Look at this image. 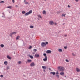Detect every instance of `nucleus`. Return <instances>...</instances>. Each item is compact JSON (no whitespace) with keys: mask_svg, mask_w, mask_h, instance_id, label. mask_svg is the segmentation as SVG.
<instances>
[{"mask_svg":"<svg viewBox=\"0 0 80 80\" xmlns=\"http://www.w3.org/2000/svg\"><path fill=\"white\" fill-rule=\"evenodd\" d=\"M58 69L59 71H64L65 70V68L62 66H59L58 67Z\"/></svg>","mask_w":80,"mask_h":80,"instance_id":"f257e3e1","label":"nucleus"},{"mask_svg":"<svg viewBox=\"0 0 80 80\" xmlns=\"http://www.w3.org/2000/svg\"><path fill=\"white\" fill-rule=\"evenodd\" d=\"M32 13V10H30L28 12L25 13V16H27L28 15H29V14H30V13Z\"/></svg>","mask_w":80,"mask_h":80,"instance_id":"f03ea898","label":"nucleus"},{"mask_svg":"<svg viewBox=\"0 0 80 80\" xmlns=\"http://www.w3.org/2000/svg\"><path fill=\"white\" fill-rule=\"evenodd\" d=\"M41 46L42 47H46V43L45 42H42L41 43Z\"/></svg>","mask_w":80,"mask_h":80,"instance_id":"7ed1b4c3","label":"nucleus"},{"mask_svg":"<svg viewBox=\"0 0 80 80\" xmlns=\"http://www.w3.org/2000/svg\"><path fill=\"white\" fill-rule=\"evenodd\" d=\"M16 33H17V32H12L10 33V36L11 37H12V35H13V34L14 35H16Z\"/></svg>","mask_w":80,"mask_h":80,"instance_id":"20e7f679","label":"nucleus"},{"mask_svg":"<svg viewBox=\"0 0 80 80\" xmlns=\"http://www.w3.org/2000/svg\"><path fill=\"white\" fill-rule=\"evenodd\" d=\"M49 24L50 25H54V22L52 21H49Z\"/></svg>","mask_w":80,"mask_h":80,"instance_id":"39448f33","label":"nucleus"},{"mask_svg":"<svg viewBox=\"0 0 80 80\" xmlns=\"http://www.w3.org/2000/svg\"><path fill=\"white\" fill-rule=\"evenodd\" d=\"M30 66L31 67H34L35 66V63L33 62H32L30 64Z\"/></svg>","mask_w":80,"mask_h":80,"instance_id":"423d86ee","label":"nucleus"},{"mask_svg":"<svg viewBox=\"0 0 80 80\" xmlns=\"http://www.w3.org/2000/svg\"><path fill=\"white\" fill-rule=\"evenodd\" d=\"M46 52L47 53H51L52 51L50 50H48L46 51Z\"/></svg>","mask_w":80,"mask_h":80,"instance_id":"0eeeda50","label":"nucleus"},{"mask_svg":"<svg viewBox=\"0 0 80 80\" xmlns=\"http://www.w3.org/2000/svg\"><path fill=\"white\" fill-rule=\"evenodd\" d=\"M35 57L38 58L39 57H40V56L38 54H35Z\"/></svg>","mask_w":80,"mask_h":80,"instance_id":"6e6552de","label":"nucleus"},{"mask_svg":"<svg viewBox=\"0 0 80 80\" xmlns=\"http://www.w3.org/2000/svg\"><path fill=\"white\" fill-rule=\"evenodd\" d=\"M45 58L43 59V61H45L47 60V59H48L47 57L45 56Z\"/></svg>","mask_w":80,"mask_h":80,"instance_id":"1a4fd4ad","label":"nucleus"},{"mask_svg":"<svg viewBox=\"0 0 80 80\" xmlns=\"http://www.w3.org/2000/svg\"><path fill=\"white\" fill-rule=\"evenodd\" d=\"M76 71L78 72H80V69H79L78 68H76Z\"/></svg>","mask_w":80,"mask_h":80,"instance_id":"9d476101","label":"nucleus"},{"mask_svg":"<svg viewBox=\"0 0 80 80\" xmlns=\"http://www.w3.org/2000/svg\"><path fill=\"white\" fill-rule=\"evenodd\" d=\"M27 62H28V63H31V62H32V61L31 59H28V60Z\"/></svg>","mask_w":80,"mask_h":80,"instance_id":"9b49d317","label":"nucleus"},{"mask_svg":"<svg viewBox=\"0 0 80 80\" xmlns=\"http://www.w3.org/2000/svg\"><path fill=\"white\" fill-rule=\"evenodd\" d=\"M64 74L65 73H64V72H61L60 73V75H61L62 76L64 75Z\"/></svg>","mask_w":80,"mask_h":80,"instance_id":"f8f14e48","label":"nucleus"},{"mask_svg":"<svg viewBox=\"0 0 80 80\" xmlns=\"http://www.w3.org/2000/svg\"><path fill=\"white\" fill-rule=\"evenodd\" d=\"M42 13L44 15H46V14H47V12H46V11H45L44 10L42 11Z\"/></svg>","mask_w":80,"mask_h":80,"instance_id":"ddd939ff","label":"nucleus"},{"mask_svg":"<svg viewBox=\"0 0 80 80\" xmlns=\"http://www.w3.org/2000/svg\"><path fill=\"white\" fill-rule=\"evenodd\" d=\"M7 58H8V59H12V58L11 57H10V56H9V55H7Z\"/></svg>","mask_w":80,"mask_h":80,"instance_id":"4468645a","label":"nucleus"},{"mask_svg":"<svg viewBox=\"0 0 80 80\" xmlns=\"http://www.w3.org/2000/svg\"><path fill=\"white\" fill-rule=\"evenodd\" d=\"M20 38V36H18L16 37V40H18Z\"/></svg>","mask_w":80,"mask_h":80,"instance_id":"2eb2a0df","label":"nucleus"},{"mask_svg":"<svg viewBox=\"0 0 80 80\" xmlns=\"http://www.w3.org/2000/svg\"><path fill=\"white\" fill-rule=\"evenodd\" d=\"M4 65H7L8 64V62H7V61H5L4 62Z\"/></svg>","mask_w":80,"mask_h":80,"instance_id":"dca6fc26","label":"nucleus"},{"mask_svg":"<svg viewBox=\"0 0 80 80\" xmlns=\"http://www.w3.org/2000/svg\"><path fill=\"white\" fill-rule=\"evenodd\" d=\"M38 17H39V18H42V16H41V15H40V14H38L37 15Z\"/></svg>","mask_w":80,"mask_h":80,"instance_id":"f3484780","label":"nucleus"},{"mask_svg":"<svg viewBox=\"0 0 80 80\" xmlns=\"http://www.w3.org/2000/svg\"><path fill=\"white\" fill-rule=\"evenodd\" d=\"M50 73L52 74L53 75H55V72H51Z\"/></svg>","mask_w":80,"mask_h":80,"instance_id":"a211bd4d","label":"nucleus"},{"mask_svg":"<svg viewBox=\"0 0 80 80\" xmlns=\"http://www.w3.org/2000/svg\"><path fill=\"white\" fill-rule=\"evenodd\" d=\"M42 68L43 69H46L47 68V67L42 66Z\"/></svg>","mask_w":80,"mask_h":80,"instance_id":"6ab92c4d","label":"nucleus"},{"mask_svg":"<svg viewBox=\"0 0 80 80\" xmlns=\"http://www.w3.org/2000/svg\"><path fill=\"white\" fill-rule=\"evenodd\" d=\"M58 51H59V52H62V49H59Z\"/></svg>","mask_w":80,"mask_h":80,"instance_id":"aec40b11","label":"nucleus"},{"mask_svg":"<svg viewBox=\"0 0 80 80\" xmlns=\"http://www.w3.org/2000/svg\"><path fill=\"white\" fill-rule=\"evenodd\" d=\"M65 15H66V14H63L62 16V17H65Z\"/></svg>","mask_w":80,"mask_h":80,"instance_id":"412c9836","label":"nucleus"},{"mask_svg":"<svg viewBox=\"0 0 80 80\" xmlns=\"http://www.w3.org/2000/svg\"><path fill=\"white\" fill-rule=\"evenodd\" d=\"M0 46L2 47V48H3V47H4V45L3 44H2L0 45Z\"/></svg>","mask_w":80,"mask_h":80,"instance_id":"4be33fe9","label":"nucleus"},{"mask_svg":"<svg viewBox=\"0 0 80 80\" xmlns=\"http://www.w3.org/2000/svg\"><path fill=\"white\" fill-rule=\"evenodd\" d=\"M4 1H1V2H0V3H4Z\"/></svg>","mask_w":80,"mask_h":80,"instance_id":"5701e85b","label":"nucleus"},{"mask_svg":"<svg viewBox=\"0 0 80 80\" xmlns=\"http://www.w3.org/2000/svg\"><path fill=\"white\" fill-rule=\"evenodd\" d=\"M25 13V11H22V14H24Z\"/></svg>","mask_w":80,"mask_h":80,"instance_id":"b1692460","label":"nucleus"},{"mask_svg":"<svg viewBox=\"0 0 80 80\" xmlns=\"http://www.w3.org/2000/svg\"><path fill=\"white\" fill-rule=\"evenodd\" d=\"M30 27V28H33V26H31Z\"/></svg>","mask_w":80,"mask_h":80,"instance_id":"393cba45","label":"nucleus"},{"mask_svg":"<svg viewBox=\"0 0 80 80\" xmlns=\"http://www.w3.org/2000/svg\"><path fill=\"white\" fill-rule=\"evenodd\" d=\"M43 55L44 56H45V57H47V54H46V53H44Z\"/></svg>","mask_w":80,"mask_h":80,"instance_id":"a878e982","label":"nucleus"},{"mask_svg":"<svg viewBox=\"0 0 80 80\" xmlns=\"http://www.w3.org/2000/svg\"><path fill=\"white\" fill-rule=\"evenodd\" d=\"M29 57H30L31 58H33V57L32 56H29Z\"/></svg>","mask_w":80,"mask_h":80,"instance_id":"bb28decb","label":"nucleus"},{"mask_svg":"<svg viewBox=\"0 0 80 80\" xmlns=\"http://www.w3.org/2000/svg\"><path fill=\"white\" fill-rule=\"evenodd\" d=\"M32 48V46H29V47L28 48L29 49H31V48Z\"/></svg>","mask_w":80,"mask_h":80,"instance_id":"cd10ccee","label":"nucleus"},{"mask_svg":"<svg viewBox=\"0 0 80 80\" xmlns=\"http://www.w3.org/2000/svg\"><path fill=\"white\" fill-rule=\"evenodd\" d=\"M8 8H12V6H9L7 7Z\"/></svg>","mask_w":80,"mask_h":80,"instance_id":"c85d7f7f","label":"nucleus"},{"mask_svg":"<svg viewBox=\"0 0 80 80\" xmlns=\"http://www.w3.org/2000/svg\"><path fill=\"white\" fill-rule=\"evenodd\" d=\"M18 63H19V64H21V63H22V62H21V61H19L18 62Z\"/></svg>","mask_w":80,"mask_h":80,"instance_id":"c756f323","label":"nucleus"},{"mask_svg":"<svg viewBox=\"0 0 80 80\" xmlns=\"http://www.w3.org/2000/svg\"><path fill=\"white\" fill-rule=\"evenodd\" d=\"M66 61L67 62H69V61L68 59H66Z\"/></svg>","mask_w":80,"mask_h":80,"instance_id":"7c9ffc66","label":"nucleus"},{"mask_svg":"<svg viewBox=\"0 0 80 80\" xmlns=\"http://www.w3.org/2000/svg\"><path fill=\"white\" fill-rule=\"evenodd\" d=\"M64 49H67V46H65L64 47Z\"/></svg>","mask_w":80,"mask_h":80,"instance_id":"2f4dec72","label":"nucleus"},{"mask_svg":"<svg viewBox=\"0 0 80 80\" xmlns=\"http://www.w3.org/2000/svg\"><path fill=\"white\" fill-rule=\"evenodd\" d=\"M72 55L73 56H74V57H75V55L74 54V53H72Z\"/></svg>","mask_w":80,"mask_h":80,"instance_id":"473e14b6","label":"nucleus"},{"mask_svg":"<svg viewBox=\"0 0 80 80\" xmlns=\"http://www.w3.org/2000/svg\"><path fill=\"white\" fill-rule=\"evenodd\" d=\"M56 77H57V78H59V76L58 75H56Z\"/></svg>","mask_w":80,"mask_h":80,"instance_id":"72a5a7b5","label":"nucleus"},{"mask_svg":"<svg viewBox=\"0 0 80 80\" xmlns=\"http://www.w3.org/2000/svg\"><path fill=\"white\" fill-rule=\"evenodd\" d=\"M25 4H28V2H25Z\"/></svg>","mask_w":80,"mask_h":80,"instance_id":"f704fd0d","label":"nucleus"},{"mask_svg":"<svg viewBox=\"0 0 80 80\" xmlns=\"http://www.w3.org/2000/svg\"><path fill=\"white\" fill-rule=\"evenodd\" d=\"M33 50H34V52H37V50L36 49H34Z\"/></svg>","mask_w":80,"mask_h":80,"instance_id":"c9c22d12","label":"nucleus"},{"mask_svg":"<svg viewBox=\"0 0 80 80\" xmlns=\"http://www.w3.org/2000/svg\"><path fill=\"white\" fill-rule=\"evenodd\" d=\"M54 24L55 25H57V23L56 22H54Z\"/></svg>","mask_w":80,"mask_h":80,"instance_id":"e433bc0d","label":"nucleus"},{"mask_svg":"<svg viewBox=\"0 0 80 80\" xmlns=\"http://www.w3.org/2000/svg\"><path fill=\"white\" fill-rule=\"evenodd\" d=\"M46 44L47 45H48V42H46Z\"/></svg>","mask_w":80,"mask_h":80,"instance_id":"4c0bfd02","label":"nucleus"},{"mask_svg":"<svg viewBox=\"0 0 80 80\" xmlns=\"http://www.w3.org/2000/svg\"><path fill=\"white\" fill-rule=\"evenodd\" d=\"M56 75H58V72H57L56 73Z\"/></svg>","mask_w":80,"mask_h":80,"instance_id":"58836bf2","label":"nucleus"},{"mask_svg":"<svg viewBox=\"0 0 80 80\" xmlns=\"http://www.w3.org/2000/svg\"><path fill=\"white\" fill-rule=\"evenodd\" d=\"M12 2L14 3H15V1H14V0H12Z\"/></svg>","mask_w":80,"mask_h":80,"instance_id":"ea45409f","label":"nucleus"},{"mask_svg":"<svg viewBox=\"0 0 80 80\" xmlns=\"http://www.w3.org/2000/svg\"><path fill=\"white\" fill-rule=\"evenodd\" d=\"M3 77V75H1V76H0V77Z\"/></svg>","mask_w":80,"mask_h":80,"instance_id":"a19ab883","label":"nucleus"},{"mask_svg":"<svg viewBox=\"0 0 80 80\" xmlns=\"http://www.w3.org/2000/svg\"><path fill=\"white\" fill-rule=\"evenodd\" d=\"M68 8H70V5H68Z\"/></svg>","mask_w":80,"mask_h":80,"instance_id":"79ce46f5","label":"nucleus"},{"mask_svg":"<svg viewBox=\"0 0 80 80\" xmlns=\"http://www.w3.org/2000/svg\"><path fill=\"white\" fill-rule=\"evenodd\" d=\"M75 1H76V2H78V0H75Z\"/></svg>","mask_w":80,"mask_h":80,"instance_id":"37998d69","label":"nucleus"},{"mask_svg":"<svg viewBox=\"0 0 80 80\" xmlns=\"http://www.w3.org/2000/svg\"><path fill=\"white\" fill-rule=\"evenodd\" d=\"M15 7H16V8H18V5H16V6H15Z\"/></svg>","mask_w":80,"mask_h":80,"instance_id":"c03bdc74","label":"nucleus"},{"mask_svg":"<svg viewBox=\"0 0 80 80\" xmlns=\"http://www.w3.org/2000/svg\"><path fill=\"white\" fill-rule=\"evenodd\" d=\"M67 35L65 34L64 35V37H67Z\"/></svg>","mask_w":80,"mask_h":80,"instance_id":"a18cd8bd","label":"nucleus"},{"mask_svg":"<svg viewBox=\"0 0 80 80\" xmlns=\"http://www.w3.org/2000/svg\"><path fill=\"white\" fill-rule=\"evenodd\" d=\"M2 15H5V14L4 13V12H2Z\"/></svg>","mask_w":80,"mask_h":80,"instance_id":"49530a36","label":"nucleus"},{"mask_svg":"<svg viewBox=\"0 0 80 80\" xmlns=\"http://www.w3.org/2000/svg\"><path fill=\"white\" fill-rule=\"evenodd\" d=\"M2 17H3L4 18H5V16H2Z\"/></svg>","mask_w":80,"mask_h":80,"instance_id":"de8ad7c7","label":"nucleus"},{"mask_svg":"<svg viewBox=\"0 0 80 80\" xmlns=\"http://www.w3.org/2000/svg\"><path fill=\"white\" fill-rule=\"evenodd\" d=\"M9 68V67H7V69L8 70V69Z\"/></svg>","mask_w":80,"mask_h":80,"instance_id":"09e8293b","label":"nucleus"},{"mask_svg":"<svg viewBox=\"0 0 80 80\" xmlns=\"http://www.w3.org/2000/svg\"><path fill=\"white\" fill-rule=\"evenodd\" d=\"M49 70H51V68H49Z\"/></svg>","mask_w":80,"mask_h":80,"instance_id":"8fccbe9b","label":"nucleus"},{"mask_svg":"<svg viewBox=\"0 0 80 80\" xmlns=\"http://www.w3.org/2000/svg\"><path fill=\"white\" fill-rule=\"evenodd\" d=\"M25 0H24V3H25L26 2H25Z\"/></svg>","mask_w":80,"mask_h":80,"instance_id":"3c124183","label":"nucleus"},{"mask_svg":"<svg viewBox=\"0 0 80 80\" xmlns=\"http://www.w3.org/2000/svg\"><path fill=\"white\" fill-rule=\"evenodd\" d=\"M32 54H33V55H34V54H35V52H33V53H32Z\"/></svg>","mask_w":80,"mask_h":80,"instance_id":"603ef678","label":"nucleus"},{"mask_svg":"<svg viewBox=\"0 0 80 80\" xmlns=\"http://www.w3.org/2000/svg\"><path fill=\"white\" fill-rule=\"evenodd\" d=\"M43 71H44V72H45V70H44Z\"/></svg>","mask_w":80,"mask_h":80,"instance_id":"864d4df0","label":"nucleus"},{"mask_svg":"<svg viewBox=\"0 0 80 80\" xmlns=\"http://www.w3.org/2000/svg\"><path fill=\"white\" fill-rule=\"evenodd\" d=\"M65 77H67V76H65Z\"/></svg>","mask_w":80,"mask_h":80,"instance_id":"5fc2aeb1","label":"nucleus"},{"mask_svg":"<svg viewBox=\"0 0 80 80\" xmlns=\"http://www.w3.org/2000/svg\"><path fill=\"white\" fill-rule=\"evenodd\" d=\"M45 0V1H46V0Z\"/></svg>","mask_w":80,"mask_h":80,"instance_id":"6e6d98bb","label":"nucleus"},{"mask_svg":"<svg viewBox=\"0 0 80 80\" xmlns=\"http://www.w3.org/2000/svg\"><path fill=\"white\" fill-rule=\"evenodd\" d=\"M27 63V62H26V63Z\"/></svg>","mask_w":80,"mask_h":80,"instance_id":"4d7b16f0","label":"nucleus"}]
</instances>
